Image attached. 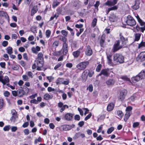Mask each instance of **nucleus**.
<instances>
[{"label": "nucleus", "mask_w": 145, "mask_h": 145, "mask_svg": "<svg viewBox=\"0 0 145 145\" xmlns=\"http://www.w3.org/2000/svg\"><path fill=\"white\" fill-rule=\"evenodd\" d=\"M113 60L120 63H122L124 62V57L121 54L117 53L113 56Z\"/></svg>", "instance_id": "f257e3e1"}, {"label": "nucleus", "mask_w": 145, "mask_h": 145, "mask_svg": "<svg viewBox=\"0 0 145 145\" xmlns=\"http://www.w3.org/2000/svg\"><path fill=\"white\" fill-rule=\"evenodd\" d=\"M125 22L127 25L131 26H133L136 24V22L134 19L130 15L127 17Z\"/></svg>", "instance_id": "f03ea898"}, {"label": "nucleus", "mask_w": 145, "mask_h": 145, "mask_svg": "<svg viewBox=\"0 0 145 145\" xmlns=\"http://www.w3.org/2000/svg\"><path fill=\"white\" fill-rule=\"evenodd\" d=\"M89 64V62L88 61H84L78 63L76 67L78 70L82 71L85 69Z\"/></svg>", "instance_id": "7ed1b4c3"}, {"label": "nucleus", "mask_w": 145, "mask_h": 145, "mask_svg": "<svg viewBox=\"0 0 145 145\" xmlns=\"http://www.w3.org/2000/svg\"><path fill=\"white\" fill-rule=\"evenodd\" d=\"M124 46L122 44H120L119 40L116 41L113 45L112 50L113 52H115L123 48Z\"/></svg>", "instance_id": "20e7f679"}, {"label": "nucleus", "mask_w": 145, "mask_h": 145, "mask_svg": "<svg viewBox=\"0 0 145 145\" xmlns=\"http://www.w3.org/2000/svg\"><path fill=\"white\" fill-rule=\"evenodd\" d=\"M127 93V91L126 89L122 90L120 92V95L118 96V99L121 101H123Z\"/></svg>", "instance_id": "39448f33"}, {"label": "nucleus", "mask_w": 145, "mask_h": 145, "mask_svg": "<svg viewBox=\"0 0 145 145\" xmlns=\"http://www.w3.org/2000/svg\"><path fill=\"white\" fill-rule=\"evenodd\" d=\"M11 114L12 116L10 120L11 121L14 122L17 121L18 119L17 112L15 110L13 109L11 110Z\"/></svg>", "instance_id": "423d86ee"}, {"label": "nucleus", "mask_w": 145, "mask_h": 145, "mask_svg": "<svg viewBox=\"0 0 145 145\" xmlns=\"http://www.w3.org/2000/svg\"><path fill=\"white\" fill-rule=\"evenodd\" d=\"M101 71L103 75L106 77L109 76L110 74L111 73H113V72L111 71V69L108 68L103 69Z\"/></svg>", "instance_id": "0eeeda50"}, {"label": "nucleus", "mask_w": 145, "mask_h": 145, "mask_svg": "<svg viewBox=\"0 0 145 145\" xmlns=\"http://www.w3.org/2000/svg\"><path fill=\"white\" fill-rule=\"evenodd\" d=\"M72 5L75 9H78L81 6V2L78 0H74Z\"/></svg>", "instance_id": "6e6552de"}, {"label": "nucleus", "mask_w": 145, "mask_h": 145, "mask_svg": "<svg viewBox=\"0 0 145 145\" xmlns=\"http://www.w3.org/2000/svg\"><path fill=\"white\" fill-rule=\"evenodd\" d=\"M119 36L120 41L121 42V44L124 46L126 44L127 39V38H125L124 37L121 33H120Z\"/></svg>", "instance_id": "1a4fd4ad"}, {"label": "nucleus", "mask_w": 145, "mask_h": 145, "mask_svg": "<svg viewBox=\"0 0 145 145\" xmlns=\"http://www.w3.org/2000/svg\"><path fill=\"white\" fill-rule=\"evenodd\" d=\"M73 116V115L72 114L68 113L65 114L64 118L67 121H70L72 119Z\"/></svg>", "instance_id": "9d476101"}, {"label": "nucleus", "mask_w": 145, "mask_h": 145, "mask_svg": "<svg viewBox=\"0 0 145 145\" xmlns=\"http://www.w3.org/2000/svg\"><path fill=\"white\" fill-rule=\"evenodd\" d=\"M115 82V79H109L106 81V83L108 86H113Z\"/></svg>", "instance_id": "9b49d317"}, {"label": "nucleus", "mask_w": 145, "mask_h": 145, "mask_svg": "<svg viewBox=\"0 0 145 145\" xmlns=\"http://www.w3.org/2000/svg\"><path fill=\"white\" fill-rule=\"evenodd\" d=\"M109 20L111 22H114L117 20V17L114 13L110 14L109 18Z\"/></svg>", "instance_id": "f8f14e48"}, {"label": "nucleus", "mask_w": 145, "mask_h": 145, "mask_svg": "<svg viewBox=\"0 0 145 145\" xmlns=\"http://www.w3.org/2000/svg\"><path fill=\"white\" fill-rule=\"evenodd\" d=\"M62 50L63 51V54L64 55H66L68 52V46L66 43H63Z\"/></svg>", "instance_id": "ddd939ff"}, {"label": "nucleus", "mask_w": 145, "mask_h": 145, "mask_svg": "<svg viewBox=\"0 0 145 145\" xmlns=\"http://www.w3.org/2000/svg\"><path fill=\"white\" fill-rule=\"evenodd\" d=\"M85 54L86 55L88 56H90L92 54V51L91 48L90 46L88 45L87 46V48L85 52Z\"/></svg>", "instance_id": "4468645a"}, {"label": "nucleus", "mask_w": 145, "mask_h": 145, "mask_svg": "<svg viewBox=\"0 0 145 145\" xmlns=\"http://www.w3.org/2000/svg\"><path fill=\"white\" fill-rule=\"evenodd\" d=\"M137 59H139L141 61L145 60V52H141L138 56Z\"/></svg>", "instance_id": "2eb2a0df"}, {"label": "nucleus", "mask_w": 145, "mask_h": 145, "mask_svg": "<svg viewBox=\"0 0 145 145\" xmlns=\"http://www.w3.org/2000/svg\"><path fill=\"white\" fill-rule=\"evenodd\" d=\"M118 0H114L113 1H107L105 3L106 5L109 6H113L116 4Z\"/></svg>", "instance_id": "dca6fc26"}, {"label": "nucleus", "mask_w": 145, "mask_h": 145, "mask_svg": "<svg viewBox=\"0 0 145 145\" xmlns=\"http://www.w3.org/2000/svg\"><path fill=\"white\" fill-rule=\"evenodd\" d=\"M139 0H135V4L132 6V8L135 10H137L139 8Z\"/></svg>", "instance_id": "f3484780"}, {"label": "nucleus", "mask_w": 145, "mask_h": 145, "mask_svg": "<svg viewBox=\"0 0 145 145\" xmlns=\"http://www.w3.org/2000/svg\"><path fill=\"white\" fill-rule=\"evenodd\" d=\"M85 135L84 134L80 132H78L75 134L73 138H74L76 139L80 137H81L82 138H84L85 137Z\"/></svg>", "instance_id": "a211bd4d"}, {"label": "nucleus", "mask_w": 145, "mask_h": 145, "mask_svg": "<svg viewBox=\"0 0 145 145\" xmlns=\"http://www.w3.org/2000/svg\"><path fill=\"white\" fill-rule=\"evenodd\" d=\"M141 25L143 27H140L138 25H137L136 28L137 31H140L142 32H143L145 30V24H144V25Z\"/></svg>", "instance_id": "6ab92c4d"}, {"label": "nucleus", "mask_w": 145, "mask_h": 145, "mask_svg": "<svg viewBox=\"0 0 145 145\" xmlns=\"http://www.w3.org/2000/svg\"><path fill=\"white\" fill-rule=\"evenodd\" d=\"M10 80L9 77L7 76H5L4 79H3L1 82L4 85L7 84L9 82Z\"/></svg>", "instance_id": "aec40b11"}, {"label": "nucleus", "mask_w": 145, "mask_h": 145, "mask_svg": "<svg viewBox=\"0 0 145 145\" xmlns=\"http://www.w3.org/2000/svg\"><path fill=\"white\" fill-rule=\"evenodd\" d=\"M18 96L20 97H22L25 94L24 90L23 89H20L18 90Z\"/></svg>", "instance_id": "412c9836"}, {"label": "nucleus", "mask_w": 145, "mask_h": 145, "mask_svg": "<svg viewBox=\"0 0 145 145\" xmlns=\"http://www.w3.org/2000/svg\"><path fill=\"white\" fill-rule=\"evenodd\" d=\"M142 79L139 76L138 74L136 76L133 77L132 78V81L133 82H138L140 80Z\"/></svg>", "instance_id": "4be33fe9"}, {"label": "nucleus", "mask_w": 145, "mask_h": 145, "mask_svg": "<svg viewBox=\"0 0 145 145\" xmlns=\"http://www.w3.org/2000/svg\"><path fill=\"white\" fill-rule=\"evenodd\" d=\"M114 105L113 103H110L107 106V110L109 111L112 110L114 108Z\"/></svg>", "instance_id": "5701e85b"}, {"label": "nucleus", "mask_w": 145, "mask_h": 145, "mask_svg": "<svg viewBox=\"0 0 145 145\" xmlns=\"http://www.w3.org/2000/svg\"><path fill=\"white\" fill-rule=\"evenodd\" d=\"M105 37L103 35H102L101 37L100 40V45L102 47H104V44L105 42Z\"/></svg>", "instance_id": "b1692460"}, {"label": "nucleus", "mask_w": 145, "mask_h": 145, "mask_svg": "<svg viewBox=\"0 0 145 145\" xmlns=\"http://www.w3.org/2000/svg\"><path fill=\"white\" fill-rule=\"evenodd\" d=\"M58 106L61 108L60 110V112H62L65 110V107L62 103L60 102L58 103Z\"/></svg>", "instance_id": "393cba45"}, {"label": "nucleus", "mask_w": 145, "mask_h": 145, "mask_svg": "<svg viewBox=\"0 0 145 145\" xmlns=\"http://www.w3.org/2000/svg\"><path fill=\"white\" fill-rule=\"evenodd\" d=\"M38 10L37 6H35L33 7L31 11V15H34Z\"/></svg>", "instance_id": "a878e982"}, {"label": "nucleus", "mask_w": 145, "mask_h": 145, "mask_svg": "<svg viewBox=\"0 0 145 145\" xmlns=\"http://www.w3.org/2000/svg\"><path fill=\"white\" fill-rule=\"evenodd\" d=\"M141 36V34L139 33H136L135 35L134 41H138L140 39Z\"/></svg>", "instance_id": "bb28decb"}, {"label": "nucleus", "mask_w": 145, "mask_h": 145, "mask_svg": "<svg viewBox=\"0 0 145 145\" xmlns=\"http://www.w3.org/2000/svg\"><path fill=\"white\" fill-rule=\"evenodd\" d=\"M80 54V51L78 50L74 51L73 52L72 54L74 57L75 58H77L79 56Z\"/></svg>", "instance_id": "cd10ccee"}, {"label": "nucleus", "mask_w": 145, "mask_h": 145, "mask_svg": "<svg viewBox=\"0 0 145 145\" xmlns=\"http://www.w3.org/2000/svg\"><path fill=\"white\" fill-rule=\"evenodd\" d=\"M131 115V113L130 112H127L125 114L124 120L125 122H126Z\"/></svg>", "instance_id": "c85d7f7f"}, {"label": "nucleus", "mask_w": 145, "mask_h": 145, "mask_svg": "<svg viewBox=\"0 0 145 145\" xmlns=\"http://www.w3.org/2000/svg\"><path fill=\"white\" fill-rule=\"evenodd\" d=\"M138 22L140 23V25H144L145 22L142 21V20L140 18L138 15L136 16Z\"/></svg>", "instance_id": "c756f323"}, {"label": "nucleus", "mask_w": 145, "mask_h": 145, "mask_svg": "<svg viewBox=\"0 0 145 145\" xmlns=\"http://www.w3.org/2000/svg\"><path fill=\"white\" fill-rule=\"evenodd\" d=\"M37 66L42 67L43 65V60H37Z\"/></svg>", "instance_id": "7c9ffc66"}, {"label": "nucleus", "mask_w": 145, "mask_h": 145, "mask_svg": "<svg viewBox=\"0 0 145 145\" xmlns=\"http://www.w3.org/2000/svg\"><path fill=\"white\" fill-rule=\"evenodd\" d=\"M70 127L69 125H63L62 126L63 130L65 131H67L70 130Z\"/></svg>", "instance_id": "2f4dec72"}, {"label": "nucleus", "mask_w": 145, "mask_h": 145, "mask_svg": "<svg viewBox=\"0 0 145 145\" xmlns=\"http://www.w3.org/2000/svg\"><path fill=\"white\" fill-rule=\"evenodd\" d=\"M52 95H50L48 93L45 94L44 95V99L46 100H48L52 98Z\"/></svg>", "instance_id": "473e14b6"}, {"label": "nucleus", "mask_w": 145, "mask_h": 145, "mask_svg": "<svg viewBox=\"0 0 145 145\" xmlns=\"http://www.w3.org/2000/svg\"><path fill=\"white\" fill-rule=\"evenodd\" d=\"M120 78L125 81H130V79L128 78L126 76H120Z\"/></svg>", "instance_id": "72a5a7b5"}, {"label": "nucleus", "mask_w": 145, "mask_h": 145, "mask_svg": "<svg viewBox=\"0 0 145 145\" xmlns=\"http://www.w3.org/2000/svg\"><path fill=\"white\" fill-rule=\"evenodd\" d=\"M112 56V55L107 54V57L108 60V62L110 64H112V60L111 58Z\"/></svg>", "instance_id": "f704fd0d"}, {"label": "nucleus", "mask_w": 145, "mask_h": 145, "mask_svg": "<svg viewBox=\"0 0 145 145\" xmlns=\"http://www.w3.org/2000/svg\"><path fill=\"white\" fill-rule=\"evenodd\" d=\"M138 75L141 79L144 78L145 77V71H141Z\"/></svg>", "instance_id": "c9c22d12"}, {"label": "nucleus", "mask_w": 145, "mask_h": 145, "mask_svg": "<svg viewBox=\"0 0 145 145\" xmlns=\"http://www.w3.org/2000/svg\"><path fill=\"white\" fill-rule=\"evenodd\" d=\"M63 80V78H58L56 80V83L57 85L60 83L62 84Z\"/></svg>", "instance_id": "e433bc0d"}, {"label": "nucleus", "mask_w": 145, "mask_h": 145, "mask_svg": "<svg viewBox=\"0 0 145 145\" xmlns=\"http://www.w3.org/2000/svg\"><path fill=\"white\" fill-rule=\"evenodd\" d=\"M37 60H43V54L42 53H39L38 55Z\"/></svg>", "instance_id": "4c0bfd02"}, {"label": "nucleus", "mask_w": 145, "mask_h": 145, "mask_svg": "<svg viewBox=\"0 0 145 145\" xmlns=\"http://www.w3.org/2000/svg\"><path fill=\"white\" fill-rule=\"evenodd\" d=\"M7 53L9 54H11L12 52V48L10 46L8 47L7 49Z\"/></svg>", "instance_id": "58836bf2"}, {"label": "nucleus", "mask_w": 145, "mask_h": 145, "mask_svg": "<svg viewBox=\"0 0 145 145\" xmlns=\"http://www.w3.org/2000/svg\"><path fill=\"white\" fill-rule=\"evenodd\" d=\"M145 47V41H142L138 45V48Z\"/></svg>", "instance_id": "ea45409f"}, {"label": "nucleus", "mask_w": 145, "mask_h": 145, "mask_svg": "<svg viewBox=\"0 0 145 145\" xmlns=\"http://www.w3.org/2000/svg\"><path fill=\"white\" fill-rule=\"evenodd\" d=\"M87 77V76L82 73V81L83 82H85L86 80Z\"/></svg>", "instance_id": "a19ab883"}, {"label": "nucleus", "mask_w": 145, "mask_h": 145, "mask_svg": "<svg viewBox=\"0 0 145 145\" xmlns=\"http://www.w3.org/2000/svg\"><path fill=\"white\" fill-rule=\"evenodd\" d=\"M4 104L3 100L2 98H0V109L2 108L4 106Z\"/></svg>", "instance_id": "79ce46f5"}, {"label": "nucleus", "mask_w": 145, "mask_h": 145, "mask_svg": "<svg viewBox=\"0 0 145 145\" xmlns=\"http://www.w3.org/2000/svg\"><path fill=\"white\" fill-rule=\"evenodd\" d=\"M60 3L57 1H54L52 4L53 7L54 8L57 6Z\"/></svg>", "instance_id": "37998d69"}, {"label": "nucleus", "mask_w": 145, "mask_h": 145, "mask_svg": "<svg viewBox=\"0 0 145 145\" xmlns=\"http://www.w3.org/2000/svg\"><path fill=\"white\" fill-rule=\"evenodd\" d=\"M46 37L48 38L51 35V32L49 30H47L46 31Z\"/></svg>", "instance_id": "c03bdc74"}, {"label": "nucleus", "mask_w": 145, "mask_h": 145, "mask_svg": "<svg viewBox=\"0 0 145 145\" xmlns=\"http://www.w3.org/2000/svg\"><path fill=\"white\" fill-rule=\"evenodd\" d=\"M102 65L101 64H99L97 67L96 69V71L97 72H99L101 69Z\"/></svg>", "instance_id": "a18cd8bd"}, {"label": "nucleus", "mask_w": 145, "mask_h": 145, "mask_svg": "<svg viewBox=\"0 0 145 145\" xmlns=\"http://www.w3.org/2000/svg\"><path fill=\"white\" fill-rule=\"evenodd\" d=\"M89 72L88 76L90 77H91L94 74V71L92 70H89Z\"/></svg>", "instance_id": "49530a36"}, {"label": "nucleus", "mask_w": 145, "mask_h": 145, "mask_svg": "<svg viewBox=\"0 0 145 145\" xmlns=\"http://www.w3.org/2000/svg\"><path fill=\"white\" fill-rule=\"evenodd\" d=\"M114 127H111L108 129L107 131V133L108 134H110L114 131Z\"/></svg>", "instance_id": "de8ad7c7"}, {"label": "nucleus", "mask_w": 145, "mask_h": 145, "mask_svg": "<svg viewBox=\"0 0 145 145\" xmlns=\"http://www.w3.org/2000/svg\"><path fill=\"white\" fill-rule=\"evenodd\" d=\"M97 20L96 18H94L92 22V26L94 27H95L96 24V23L97 22Z\"/></svg>", "instance_id": "09e8293b"}, {"label": "nucleus", "mask_w": 145, "mask_h": 145, "mask_svg": "<svg viewBox=\"0 0 145 145\" xmlns=\"http://www.w3.org/2000/svg\"><path fill=\"white\" fill-rule=\"evenodd\" d=\"M62 34L64 36L66 37L67 36L68 32L65 30H62L61 31Z\"/></svg>", "instance_id": "8fccbe9b"}, {"label": "nucleus", "mask_w": 145, "mask_h": 145, "mask_svg": "<svg viewBox=\"0 0 145 145\" xmlns=\"http://www.w3.org/2000/svg\"><path fill=\"white\" fill-rule=\"evenodd\" d=\"M117 114L118 116L120 117H122L123 115V114L121 111L118 110L117 111Z\"/></svg>", "instance_id": "3c124183"}, {"label": "nucleus", "mask_w": 145, "mask_h": 145, "mask_svg": "<svg viewBox=\"0 0 145 145\" xmlns=\"http://www.w3.org/2000/svg\"><path fill=\"white\" fill-rule=\"evenodd\" d=\"M7 13L3 11H0V16H6Z\"/></svg>", "instance_id": "603ef678"}, {"label": "nucleus", "mask_w": 145, "mask_h": 145, "mask_svg": "<svg viewBox=\"0 0 145 145\" xmlns=\"http://www.w3.org/2000/svg\"><path fill=\"white\" fill-rule=\"evenodd\" d=\"M24 90V92H25V93L27 94L29 92V89L26 86H25L23 87V89Z\"/></svg>", "instance_id": "864d4df0"}, {"label": "nucleus", "mask_w": 145, "mask_h": 145, "mask_svg": "<svg viewBox=\"0 0 145 145\" xmlns=\"http://www.w3.org/2000/svg\"><path fill=\"white\" fill-rule=\"evenodd\" d=\"M23 58L24 59L26 60L27 61H28V57L27 56V54L26 53H24L23 54Z\"/></svg>", "instance_id": "5fc2aeb1"}, {"label": "nucleus", "mask_w": 145, "mask_h": 145, "mask_svg": "<svg viewBox=\"0 0 145 145\" xmlns=\"http://www.w3.org/2000/svg\"><path fill=\"white\" fill-rule=\"evenodd\" d=\"M61 65V63H59L58 64H57L54 67V69L55 70H56Z\"/></svg>", "instance_id": "6e6d98bb"}, {"label": "nucleus", "mask_w": 145, "mask_h": 145, "mask_svg": "<svg viewBox=\"0 0 145 145\" xmlns=\"http://www.w3.org/2000/svg\"><path fill=\"white\" fill-rule=\"evenodd\" d=\"M30 103H34L35 104H37L38 103V102L37 100L35 99H33L30 101Z\"/></svg>", "instance_id": "4d7b16f0"}, {"label": "nucleus", "mask_w": 145, "mask_h": 145, "mask_svg": "<svg viewBox=\"0 0 145 145\" xmlns=\"http://www.w3.org/2000/svg\"><path fill=\"white\" fill-rule=\"evenodd\" d=\"M132 109V108L130 106H129L126 108V111L127 112H130Z\"/></svg>", "instance_id": "13d9d810"}, {"label": "nucleus", "mask_w": 145, "mask_h": 145, "mask_svg": "<svg viewBox=\"0 0 145 145\" xmlns=\"http://www.w3.org/2000/svg\"><path fill=\"white\" fill-rule=\"evenodd\" d=\"M135 97L134 95H133L129 98L128 99L130 101H133L135 100Z\"/></svg>", "instance_id": "bf43d9fd"}, {"label": "nucleus", "mask_w": 145, "mask_h": 145, "mask_svg": "<svg viewBox=\"0 0 145 145\" xmlns=\"http://www.w3.org/2000/svg\"><path fill=\"white\" fill-rule=\"evenodd\" d=\"M24 134L27 135L29 134V129H25L24 130Z\"/></svg>", "instance_id": "052dcab7"}, {"label": "nucleus", "mask_w": 145, "mask_h": 145, "mask_svg": "<svg viewBox=\"0 0 145 145\" xmlns=\"http://www.w3.org/2000/svg\"><path fill=\"white\" fill-rule=\"evenodd\" d=\"M92 114L91 113H90L89 114H88L85 118L84 120L85 121H86L88 119H89L91 116Z\"/></svg>", "instance_id": "680f3d73"}, {"label": "nucleus", "mask_w": 145, "mask_h": 145, "mask_svg": "<svg viewBox=\"0 0 145 145\" xmlns=\"http://www.w3.org/2000/svg\"><path fill=\"white\" fill-rule=\"evenodd\" d=\"M19 63L23 67H25L26 65V63L24 61L22 60L20 61Z\"/></svg>", "instance_id": "e2e57ef3"}, {"label": "nucleus", "mask_w": 145, "mask_h": 145, "mask_svg": "<svg viewBox=\"0 0 145 145\" xmlns=\"http://www.w3.org/2000/svg\"><path fill=\"white\" fill-rule=\"evenodd\" d=\"M8 44V42L7 41H4L2 43V45L4 47H6Z\"/></svg>", "instance_id": "0e129e2a"}, {"label": "nucleus", "mask_w": 145, "mask_h": 145, "mask_svg": "<svg viewBox=\"0 0 145 145\" xmlns=\"http://www.w3.org/2000/svg\"><path fill=\"white\" fill-rule=\"evenodd\" d=\"M83 25L82 24H76L75 25V27L77 28H82L83 27Z\"/></svg>", "instance_id": "69168bd1"}, {"label": "nucleus", "mask_w": 145, "mask_h": 145, "mask_svg": "<svg viewBox=\"0 0 145 145\" xmlns=\"http://www.w3.org/2000/svg\"><path fill=\"white\" fill-rule=\"evenodd\" d=\"M41 138L40 137H39L38 139H36L35 141V143L36 144L38 142H40L41 140Z\"/></svg>", "instance_id": "338daca9"}, {"label": "nucleus", "mask_w": 145, "mask_h": 145, "mask_svg": "<svg viewBox=\"0 0 145 145\" xmlns=\"http://www.w3.org/2000/svg\"><path fill=\"white\" fill-rule=\"evenodd\" d=\"M118 9V7L116 6H115L110 8H109V10H115Z\"/></svg>", "instance_id": "774afa93"}]
</instances>
